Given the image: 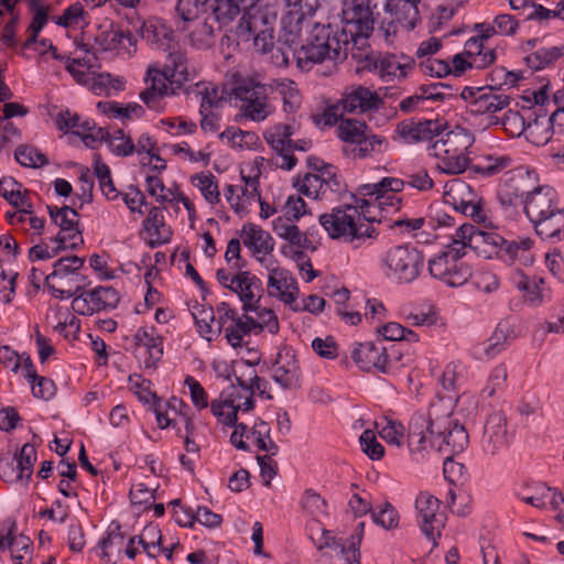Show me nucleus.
I'll use <instances>...</instances> for the list:
<instances>
[{
	"instance_id": "nucleus-1",
	"label": "nucleus",
	"mask_w": 564,
	"mask_h": 564,
	"mask_svg": "<svg viewBox=\"0 0 564 564\" xmlns=\"http://www.w3.org/2000/svg\"><path fill=\"white\" fill-rule=\"evenodd\" d=\"M468 444L465 427L448 419L432 420L426 414H414L408 427V447L411 453L429 448L451 455L463 452Z\"/></svg>"
},
{
	"instance_id": "nucleus-2",
	"label": "nucleus",
	"mask_w": 564,
	"mask_h": 564,
	"mask_svg": "<svg viewBox=\"0 0 564 564\" xmlns=\"http://www.w3.org/2000/svg\"><path fill=\"white\" fill-rule=\"evenodd\" d=\"M352 203L335 206L321 214L318 223L330 239L359 248L367 239L377 238L378 231L370 224L361 221V218L368 223L376 220L375 216L369 215L368 199L358 198L357 195H352Z\"/></svg>"
},
{
	"instance_id": "nucleus-3",
	"label": "nucleus",
	"mask_w": 564,
	"mask_h": 564,
	"mask_svg": "<svg viewBox=\"0 0 564 564\" xmlns=\"http://www.w3.org/2000/svg\"><path fill=\"white\" fill-rule=\"evenodd\" d=\"M345 42V36H340L329 24L315 23L305 44L297 50V67L307 72L315 64L346 58L349 47Z\"/></svg>"
},
{
	"instance_id": "nucleus-4",
	"label": "nucleus",
	"mask_w": 564,
	"mask_h": 564,
	"mask_svg": "<svg viewBox=\"0 0 564 564\" xmlns=\"http://www.w3.org/2000/svg\"><path fill=\"white\" fill-rule=\"evenodd\" d=\"M167 61L163 69L148 68V77L151 85L140 94L142 101L154 110L160 109L161 100L169 94H175L189 80L187 57L182 51H172L167 54Z\"/></svg>"
},
{
	"instance_id": "nucleus-5",
	"label": "nucleus",
	"mask_w": 564,
	"mask_h": 564,
	"mask_svg": "<svg viewBox=\"0 0 564 564\" xmlns=\"http://www.w3.org/2000/svg\"><path fill=\"white\" fill-rule=\"evenodd\" d=\"M473 134L463 127L445 133L430 148V154L438 159L437 169L445 174L463 173L469 162L466 151L473 145Z\"/></svg>"
},
{
	"instance_id": "nucleus-6",
	"label": "nucleus",
	"mask_w": 564,
	"mask_h": 564,
	"mask_svg": "<svg viewBox=\"0 0 564 564\" xmlns=\"http://www.w3.org/2000/svg\"><path fill=\"white\" fill-rule=\"evenodd\" d=\"M378 4L373 0H367V3L354 2L343 9V28L340 36H345L346 46L349 50L358 51L368 46V39L375 30V11Z\"/></svg>"
},
{
	"instance_id": "nucleus-7",
	"label": "nucleus",
	"mask_w": 564,
	"mask_h": 564,
	"mask_svg": "<svg viewBox=\"0 0 564 564\" xmlns=\"http://www.w3.org/2000/svg\"><path fill=\"white\" fill-rule=\"evenodd\" d=\"M84 262V258L69 256L59 258L54 263L53 272L45 279V285L54 297L68 299L82 291L85 276L78 270Z\"/></svg>"
},
{
	"instance_id": "nucleus-8",
	"label": "nucleus",
	"mask_w": 564,
	"mask_h": 564,
	"mask_svg": "<svg viewBox=\"0 0 564 564\" xmlns=\"http://www.w3.org/2000/svg\"><path fill=\"white\" fill-rule=\"evenodd\" d=\"M383 262L388 278L400 283H411L424 267V256L410 245H399L387 251Z\"/></svg>"
},
{
	"instance_id": "nucleus-9",
	"label": "nucleus",
	"mask_w": 564,
	"mask_h": 564,
	"mask_svg": "<svg viewBox=\"0 0 564 564\" xmlns=\"http://www.w3.org/2000/svg\"><path fill=\"white\" fill-rule=\"evenodd\" d=\"M421 0H384L383 9L390 18L382 19L379 24V32L387 42H391L399 28L406 31L413 30L420 21L417 4Z\"/></svg>"
},
{
	"instance_id": "nucleus-10",
	"label": "nucleus",
	"mask_w": 564,
	"mask_h": 564,
	"mask_svg": "<svg viewBox=\"0 0 564 564\" xmlns=\"http://www.w3.org/2000/svg\"><path fill=\"white\" fill-rule=\"evenodd\" d=\"M267 87L253 79H243L234 89L236 98L243 101L245 115L254 121L264 120L271 112Z\"/></svg>"
},
{
	"instance_id": "nucleus-11",
	"label": "nucleus",
	"mask_w": 564,
	"mask_h": 564,
	"mask_svg": "<svg viewBox=\"0 0 564 564\" xmlns=\"http://www.w3.org/2000/svg\"><path fill=\"white\" fill-rule=\"evenodd\" d=\"M441 501L429 492H421L415 500V509L421 517V530L436 545V539L445 527L446 517L440 512Z\"/></svg>"
},
{
	"instance_id": "nucleus-12",
	"label": "nucleus",
	"mask_w": 564,
	"mask_h": 564,
	"mask_svg": "<svg viewBox=\"0 0 564 564\" xmlns=\"http://www.w3.org/2000/svg\"><path fill=\"white\" fill-rule=\"evenodd\" d=\"M351 358L362 371L390 373L394 369V362L387 348L371 341L356 344Z\"/></svg>"
},
{
	"instance_id": "nucleus-13",
	"label": "nucleus",
	"mask_w": 564,
	"mask_h": 564,
	"mask_svg": "<svg viewBox=\"0 0 564 564\" xmlns=\"http://www.w3.org/2000/svg\"><path fill=\"white\" fill-rule=\"evenodd\" d=\"M432 276L440 279L448 286L456 288L465 284L471 276V270L463 261H456L448 256H436L429 261Z\"/></svg>"
},
{
	"instance_id": "nucleus-14",
	"label": "nucleus",
	"mask_w": 564,
	"mask_h": 564,
	"mask_svg": "<svg viewBox=\"0 0 564 564\" xmlns=\"http://www.w3.org/2000/svg\"><path fill=\"white\" fill-rule=\"evenodd\" d=\"M293 134V127L286 123H276L264 132V140L276 153V166L286 171L292 170L297 162L294 154H290Z\"/></svg>"
},
{
	"instance_id": "nucleus-15",
	"label": "nucleus",
	"mask_w": 564,
	"mask_h": 564,
	"mask_svg": "<svg viewBox=\"0 0 564 564\" xmlns=\"http://www.w3.org/2000/svg\"><path fill=\"white\" fill-rule=\"evenodd\" d=\"M522 205L530 221L561 207L555 189L549 185H540L527 191Z\"/></svg>"
},
{
	"instance_id": "nucleus-16",
	"label": "nucleus",
	"mask_w": 564,
	"mask_h": 564,
	"mask_svg": "<svg viewBox=\"0 0 564 564\" xmlns=\"http://www.w3.org/2000/svg\"><path fill=\"white\" fill-rule=\"evenodd\" d=\"M276 15L267 9L250 4L243 12L238 25L237 35L243 41H250L252 35L264 31H274Z\"/></svg>"
},
{
	"instance_id": "nucleus-17",
	"label": "nucleus",
	"mask_w": 564,
	"mask_h": 564,
	"mask_svg": "<svg viewBox=\"0 0 564 564\" xmlns=\"http://www.w3.org/2000/svg\"><path fill=\"white\" fill-rule=\"evenodd\" d=\"M445 123L440 120H404L398 123L395 133L405 143L412 144L417 142L431 141L440 135L445 129Z\"/></svg>"
},
{
	"instance_id": "nucleus-18",
	"label": "nucleus",
	"mask_w": 564,
	"mask_h": 564,
	"mask_svg": "<svg viewBox=\"0 0 564 564\" xmlns=\"http://www.w3.org/2000/svg\"><path fill=\"white\" fill-rule=\"evenodd\" d=\"M268 291L271 296H275L291 306L295 303L299 286L288 270L276 267L270 269Z\"/></svg>"
},
{
	"instance_id": "nucleus-19",
	"label": "nucleus",
	"mask_w": 564,
	"mask_h": 564,
	"mask_svg": "<svg viewBox=\"0 0 564 564\" xmlns=\"http://www.w3.org/2000/svg\"><path fill=\"white\" fill-rule=\"evenodd\" d=\"M343 111L367 112L379 109L383 101L380 96L364 86H357L347 91L340 99Z\"/></svg>"
},
{
	"instance_id": "nucleus-20",
	"label": "nucleus",
	"mask_w": 564,
	"mask_h": 564,
	"mask_svg": "<svg viewBox=\"0 0 564 564\" xmlns=\"http://www.w3.org/2000/svg\"><path fill=\"white\" fill-rule=\"evenodd\" d=\"M510 101V96L497 94L492 87L484 88L480 95L468 106V111L473 115H494L508 107Z\"/></svg>"
},
{
	"instance_id": "nucleus-21",
	"label": "nucleus",
	"mask_w": 564,
	"mask_h": 564,
	"mask_svg": "<svg viewBox=\"0 0 564 564\" xmlns=\"http://www.w3.org/2000/svg\"><path fill=\"white\" fill-rule=\"evenodd\" d=\"M531 223L536 235L544 240H562L564 238V208L562 207Z\"/></svg>"
},
{
	"instance_id": "nucleus-22",
	"label": "nucleus",
	"mask_w": 564,
	"mask_h": 564,
	"mask_svg": "<svg viewBox=\"0 0 564 564\" xmlns=\"http://www.w3.org/2000/svg\"><path fill=\"white\" fill-rule=\"evenodd\" d=\"M132 343L134 350L140 347L147 348L149 359L145 360V366L148 368L156 367V364L163 356V339L154 334V328L140 327L133 335Z\"/></svg>"
},
{
	"instance_id": "nucleus-23",
	"label": "nucleus",
	"mask_w": 564,
	"mask_h": 564,
	"mask_svg": "<svg viewBox=\"0 0 564 564\" xmlns=\"http://www.w3.org/2000/svg\"><path fill=\"white\" fill-rule=\"evenodd\" d=\"M259 288L260 280L247 271L239 272L232 276L230 285H228V289L237 293L243 303V313H249L253 308L254 303H252V301L256 296L254 290H258Z\"/></svg>"
},
{
	"instance_id": "nucleus-24",
	"label": "nucleus",
	"mask_w": 564,
	"mask_h": 564,
	"mask_svg": "<svg viewBox=\"0 0 564 564\" xmlns=\"http://www.w3.org/2000/svg\"><path fill=\"white\" fill-rule=\"evenodd\" d=\"M243 245L254 254H269L273 251L274 242L271 235L254 224H246L242 227Z\"/></svg>"
},
{
	"instance_id": "nucleus-25",
	"label": "nucleus",
	"mask_w": 564,
	"mask_h": 564,
	"mask_svg": "<svg viewBox=\"0 0 564 564\" xmlns=\"http://www.w3.org/2000/svg\"><path fill=\"white\" fill-rule=\"evenodd\" d=\"M304 14L299 11H290L281 22V31L278 37V45L289 48H296L301 41L302 24Z\"/></svg>"
},
{
	"instance_id": "nucleus-26",
	"label": "nucleus",
	"mask_w": 564,
	"mask_h": 564,
	"mask_svg": "<svg viewBox=\"0 0 564 564\" xmlns=\"http://www.w3.org/2000/svg\"><path fill=\"white\" fill-rule=\"evenodd\" d=\"M485 442L496 452L508 444L507 420L501 413H492L487 417L484 431Z\"/></svg>"
},
{
	"instance_id": "nucleus-27",
	"label": "nucleus",
	"mask_w": 564,
	"mask_h": 564,
	"mask_svg": "<svg viewBox=\"0 0 564 564\" xmlns=\"http://www.w3.org/2000/svg\"><path fill=\"white\" fill-rule=\"evenodd\" d=\"M142 37L158 45L163 51H181L176 48L174 32L161 21H149L142 25Z\"/></svg>"
},
{
	"instance_id": "nucleus-28",
	"label": "nucleus",
	"mask_w": 564,
	"mask_h": 564,
	"mask_svg": "<svg viewBox=\"0 0 564 564\" xmlns=\"http://www.w3.org/2000/svg\"><path fill=\"white\" fill-rule=\"evenodd\" d=\"M96 44L100 47L101 51L108 52L119 48H128V46L135 45L137 40L129 32L124 31L119 26H111L109 30L100 31L95 37Z\"/></svg>"
},
{
	"instance_id": "nucleus-29",
	"label": "nucleus",
	"mask_w": 564,
	"mask_h": 564,
	"mask_svg": "<svg viewBox=\"0 0 564 564\" xmlns=\"http://www.w3.org/2000/svg\"><path fill=\"white\" fill-rule=\"evenodd\" d=\"M533 245L534 241L530 237H520L514 240H506L502 238L500 239L499 251L502 256H507L509 261H520L522 264L527 265L533 261V257L530 252Z\"/></svg>"
},
{
	"instance_id": "nucleus-30",
	"label": "nucleus",
	"mask_w": 564,
	"mask_h": 564,
	"mask_svg": "<svg viewBox=\"0 0 564 564\" xmlns=\"http://www.w3.org/2000/svg\"><path fill=\"white\" fill-rule=\"evenodd\" d=\"M477 197L478 195L471 186L458 178L452 180L445 184L444 202L454 209L468 205V203L474 202Z\"/></svg>"
},
{
	"instance_id": "nucleus-31",
	"label": "nucleus",
	"mask_w": 564,
	"mask_h": 564,
	"mask_svg": "<svg viewBox=\"0 0 564 564\" xmlns=\"http://www.w3.org/2000/svg\"><path fill=\"white\" fill-rule=\"evenodd\" d=\"M527 191L522 175L511 176L499 186L497 197L503 207L516 206L518 203L522 204Z\"/></svg>"
},
{
	"instance_id": "nucleus-32",
	"label": "nucleus",
	"mask_w": 564,
	"mask_h": 564,
	"mask_svg": "<svg viewBox=\"0 0 564 564\" xmlns=\"http://www.w3.org/2000/svg\"><path fill=\"white\" fill-rule=\"evenodd\" d=\"M272 379L283 389H296L300 387V366L294 356L276 361L273 368Z\"/></svg>"
},
{
	"instance_id": "nucleus-33",
	"label": "nucleus",
	"mask_w": 564,
	"mask_h": 564,
	"mask_svg": "<svg viewBox=\"0 0 564 564\" xmlns=\"http://www.w3.org/2000/svg\"><path fill=\"white\" fill-rule=\"evenodd\" d=\"M144 229L150 236V246L155 247L165 243L171 238V230L166 228L162 210L152 207L144 220Z\"/></svg>"
},
{
	"instance_id": "nucleus-34",
	"label": "nucleus",
	"mask_w": 564,
	"mask_h": 564,
	"mask_svg": "<svg viewBox=\"0 0 564 564\" xmlns=\"http://www.w3.org/2000/svg\"><path fill=\"white\" fill-rule=\"evenodd\" d=\"M209 8L219 25L226 26L249 6L246 4V0H213Z\"/></svg>"
},
{
	"instance_id": "nucleus-35",
	"label": "nucleus",
	"mask_w": 564,
	"mask_h": 564,
	"mask_svg": "<svg viewBox=\"0 0 564 564\" xmlns=\"http://www.w3.org/2000/svg\"><path fill=\"white\" fill-rule=\"evenodd\" d=\"M273 231L282 239L289 241L291 245L299 248L306 249L310 246V240L306 234L302 232L295 225V220L292 218H285L283 216L278 217L273 220Z\"/></svg>"
},
{
	"instance_id": "nucleus-36",
	"label": "nucleus",
	"mask_w": 564,
	"mask_h": 564,
	"mask_svg": "<svg viewBox=\"0 0 564 564\" xmlns=\"http://www.w3.org/2000/svg\"><path fill=\"white\" fill-rule=\"evenodd\" d=\"M258 325L256 318L249 316L248 313L243 314V318L237 315L228 327H225V338L231 347H241L243 337L257 329Z\"/></svg>"
},
{
	"instance_id": "nucleus-37",
	"label": "nucleus",
	"mask_w": 564,
	"mask_h": 564,
	"mask_svg": "<svg viewBox=\"0 0 564 564\" xmlns=\"http://www.w3.org/2000/svg\"><path fill=\"white\" fill-rule=\"evenodd\" d=\"M124 538L120 524L112 523L107 536L99 542L102 558H106L107 562H116L117 557H119L123 551Z\"/></svg>"
},
{
	"instance_id": "nucleus-38",
	"label": "nucleus",
	"mask_w": 564,
	"mask_h": 564,
	"mask_svg": "<svg viewBox=\"0 0 564 564\" xmlns=\"http://www.w3.org/2000/svg\"><path fill=\"white\" fill-rule=\"evenodd\" d=\"M15 460L14 467L17 474L15 479L25 480V484L32 477L34 463L36 462V449L32 444H24L19 454H15L12 462Z\"/></svg>"
},
{
	"instance_id": "nucleus-39",
	"label": "nucleus",
	"mask_w": 564,
	"mask_h": 564,
	"mask_svg": "<svg viewBox=\"0 0 564 564\" xmlns=\"http://www.w3.org/2000/svg\"><path fill=\"white\" fill-rule=\"evenodd\" d=\"M192 315L202 337L212 341L219 335V329L215 328V312L213 307L195 306Z\"/></svg>"
},
{
	"instance_id": "nucleus-40",
	"label": "nucleus",
	"mask_w": 564,
	"mask_h": 564,
	"mask_svg": "<svg viewBox=\"0 0 564 564\" xmlns=\"http://www.w3.org/2000/svg\"><path fill=\"white\" fill-rule=\"evenodd\" d=\"M88 296L96 312L115 308L120 301L119 293L112 286H98L88 291Z\"/></svg>"
},
{
	"instance_id": "nucleus-41",
	"label": "nucleus",
	"mask_w": 564,
	"mask_h": 564,
	"mask_svg": "<svg viewBox=\"0 0 564 564\" xmlns=\"http://www.w3.org/2000/svg\"><path fill=\"white\" fill-rule=\"evenodd\" d=\"M368 129L366 122L347 118L341 119L337 131L340 140L357 144L360 140H364V135L367 133Z\"/></svg>"
},
{
	"instance_id": "nucleus-42",
	"label": "nucleus",
	"mask_w": 564,
	"mask_h": 564,
	"mask_svg": "<svg viewBox=\"0 0 564 564\" xmlns=\"http://www.w3.org/2000/svg\"><path fill=\"white\" fill-rule=\"evenodd\" d=\"M196 93L200 96L199 112L214 110L224 104V98L218 87L212 83H197Z\"/></svg>"
},
{
	"instance_id": "nucleus-43",
	"label": "nucleus",
	"mask_w": 564,
	"mask_h": 564,
	"mask_svg": "<svg viewBox=\"0 0 564 564\" xmlns=\"http://www.w3.org/2000/svg\"><path fill=\"white\" fill-rule=\"evenodd\" d=\"M564 55V48L552 46V47H543L538 50L536 52L527 56L525 61L530 68L532 69H542L545 66L554 63L561 56Z\"/></svg>"
},
{
	"instance_id": "nucleus-44",
	"label": "nucleus",
	"mask_w": 564,
	"mask_h": 564,
	"mask_svg": "<svg viewBox=\"0 0 564 564\" xmlns=\"http://www.w3.org/2000/svg\"><path fill=\"white\" fill-rule=\"evenodd\" d=\"M240 406H235V400L227 398L223 401L213 400L210 403L212 413L226 425H234L237 422V413Z\"/></svg>"
},
{
	"instance_id": "nucleus-45",
	"label": "nucleus",
	"mask_w": 564,
	"mask_h": 564,
	"mask_svg": "<svg viewBox=\"0 0 564 564\" xmlns=\"http://www.w3.org/2000/svg\"><path fill=\"white\" fill-rule=\"evenodd\" d=\"M188 39L191 44L196 48H208L212 46L214 41V28L206 20L199 21L189 32Z\"/></svg>"
},
{
	"instance_id": "nucleus-46",
	"label": "nucleus",
	"mask_w": 564,
	"mask_h": 564,
	"mask_svg": "<svg viewBox=\"0 0 564 564\" xmlns=\"http://www.w3.org/2000/svg\"><path fill=\"white\" fill-rule=\"evenodd\" d=\"M193 183L199 188L205 199L210 204L219 202V189L216 177L212 174H197L193 177Z\"/></svg>"
},
{
	"instance_id": "nucleus-47",
	"label": "nucleus",
	"mask_w": 564,
	"mask_h": 564,
	"mask_svg": "<svg viewBox=\"0 0 564 564\" xmlns=\"http://www.w3.org/2000/svg\"><path fill=\"white\" fill-rule=\"evenodd\" d=\"M512 159L509 155H486L482 162L475 167L476 172L484 175H495L510 167Z\"/></svg>"
},
{
	"instance_id": "nucleus-48",
	"label": "nucleus",
	"mask_w": 564,
	"mask_h": 564,
	"mask_svg": "<svg viewBox=\"0 0 564 564\" xmlns=\"http://www.w3.org/2000/svg\"><path fill=\"white\" fill-rule=\"evenodd\" d=\"M15 530V522H11L7 535L0 534V549H9L11 554H19L20 551L25 553L30 552L32 543L29 538L24 535L12 536V532Z\"/></svg>"
},
{
	"instance_id": "nucleus-49",
	"label": "nucleus",
	"mask_w": 564,
	"mask_h": 564,
	"mask_svg": "<svg viewBox=\"0 0 564 564\" xmlns=\"http://www.w3.org/2000/svg\"><path fill=\"white\" fill-rule=\"evenodd\" d=\"M14 156L21 165L26 167H40L48 163L45 154L33 147H19Z\"/></svg>"
},
{
	"instance_id": "nucleus-50",
	"label": "nucleus",
	"mask_w": 564,
	"mask_h": 564,
	"mask_svg": "<svg viewBox=\"0 0 564 564\" xmlns=\"http://www.w3.org/2000/svg\"><path fill=\"white\" fill-rule=\"evenodd\" d=\"M74 134L80 137L85 145L94 149L96 142L101 141L108 137V130L96 127L89 121H83L79 126V129L74 130Z\"/></svg>"
},
{
	"instance_id": "nucleus-51",
	"label": "nucleus",
	"mask_w": 564,
	"mask_h": 564,
	"mask_svg": "<svg viewBox=\"0 0 564 564\" xmlns=\"http://www.w3.org/2000/svg\"><path fill=\"white\" fill-rule=\"evenodd\" d=\"M251 311L256 312L258 317L256 319V323L259 324L257 329L262 330L263 328H267L271 334H276L279 332L280 326L276 315L272 310L261 307L259 305V299L254 302V306Z\"/></svg>"
},
{
	"instance_id": "nucleus-52",
	"label": "nucleus",
	"mask_w": 564,
	"mask_h": 564,
	"mask_svg": "<svg viewBox=\"0 0 564 564\" xmlns=\"http://www.w3.org/2000/svg\"><path fill=\"white\" fill-rule=\"evenodd\" d=\"M518 279L514 281L516 286L523 292V296L532 304L541 303V290L535 280L531 281L520 270L517 271Z\"/></svg>"
},
{
	"instance_id": "nucleus-53",
	"label": "nucleus",
	"mask_w": 564,
	"mask_h": 564,
	"mask_svg": "<svg viewBox=\"0 0 564 564\" xmlns=\"http://www.w3.org/2000/svg\"><path fill=\"white\" fill-rule=\"evenodd\" d=\"M413 61L408 63H400L394 56H386L379 62V72L382 77L393 76L403 78L406 75V69L411 68Z\"/></svg>"
},
{
	"instance_id": "nucleus-54",
	"label": "nucleus",
	"mask_w": 564,
	"mask_h": 564,
	"mask_svg": "<svg viewBox=\"0 0 564 564\" xmlns=\"http://www.w3.org/2000/svg\"><path fill=\"white\" fill-rule=\"evenodd\" d=\"M117 133L120 134L119 141H117L116 135H111L108 131V137L102 141L109 144V148L112 153L116 155L128 156L135 151V145L130 137H126L121 129L117 130Z\"/></svg>"
},
{
	"instance_id": "nucleus-55",
	"label": "nucleus",
	"mask_w": 564,
	"mask_h": 564,
	"mask_svg": "<svg viewBox=\"0 0 564 564\" xmlns=\"http://www.w3.org/2000/svg\"><path fill=\"white\" fill-rule=\"evenodd\" d=\"M372 520L376 524L387 530L395 529L399 525V514L390 502H384L379 512H371Z\"/></svg>"
},
{
	"instance_id": "nucleus-56",
	"label": "nucleus",
	"mask_w": 564,
	"mask_h": 564,
	"mask_svg": "<svg viewBox=\"0 0 564 564\" xmlns=\"http://www.w3.org/2000/svg\"><path fill=\"white\" fill-rule=\"evenodd\" d=\"M360 445L364 453L372 460H379L384 455L383 446L377 441V437L371 430H366L360 435Z\"/></svg>"
},
{
	"instance_id": "nucleus-57",
	"label": "nucleus",
	"mask_w": 564,
	"mask_h": 564,
	"mask_svg": "<svg viewBox=\"0 0 564 564\" xmlns=\"http://www.w3.org/2000/svg\"><path fill=\"white\" fill-rule=\"evenodd\" d=\"M242 181L245 182V185L239 186V200L246 204L247 210L248 206L261 199L259 192V180L257 177L242 176Z\"/></svg>"
},
{
	"instance_id": "nucleus-58",
	"label": "nucleus",
	"mask_w": 564,
	"mask_h": 564,
	"mask_svg": "<svg viewBox=\"0 0 564 564\" xmlns=\"http://www.w3.org/2000/svg\"><path fill=\"white\" fill-rule=\"evenodd\" d=\"M21 187L22 185L13 177L0 180V195L14 207H19V202L24 196L21 193Z\"/></svg>"
},
{
	"instance_id": "nucleus-59",
	"label": "nucleus",
	"mask_w": 564,
	"mask_h": 564,
	"mask_svg": "<svg viewBox=\"0 0 564 564\" xmlns=\"http://www.w3.org/2000/svg\"><path fill=\"white\" fill-rule=\"evenodd\" d=\"M299 192L306 196L318 198L326 193V189L318 174L306 173L299 185Z\"/></svg>"
},
{
	"instance_id": "nucleus-60",
	"label": "nucleus",
	"mask_w": 564,
	"mask_h": 564,
	"mask_svg": "<svg viewBox=\"0 0 564 564\" xmlns=\"http://www.w3.org/2000/svg\"><path fill=\"white\" fill-rule=\"evenodd\" d=\"M278 91L282 96L284 110L292 112L299 106V91L294 86V82H282L278 84Z\"/></svg>"
},
{
	"instance_id": "nucleus-61",
	"label": "nucleus",
	"mask_w": 564,
	"mask_h": 564,
	"mask_svg": "<svg viewBox=\"0 0 564 564\" xmlns=\"http://www.w3.org/2000/svg\"><path fill=\"white\" fill-rule=\"evenodd\" d=\"M302 507L311 514L316 516L326 512L327 503L319 494L307 489L302 498Z\"/></svg>"
},
{
	"instance_id": "nucleus-62",
	"label": "nucleus",
	"mask_w": 564,
	"mask_h": 564,
	"mask_svg": "<svg viewBox=\"0 0 564 564\" xmlns=\"http://www.w3.org/2000/svg\"><path fill=\"white\" fill-rule=\"evenodd\" d=\"M443 473L445 478L451 484L463 481L467 476V468L464 464L455 462L451 455L446 456L444 460Z\"/></svg>"
},
{
	"instance_id": "nucleus-63",
	"label": "nucleus",
	"mask_w": 564,
	"mask_h": 564,
	"mask_svg": "<svg viewBox=\"0 0 564 564\" xmlns=\"http://www.w3.org/2000/svg\"><path fill=\"white\" fill-rule=\"evenodd\" d=\"M35 398L50 400L55 395L56 387L52 379L37 376L34 383H30Z\"/></svg>"
},
{
	"instance_id": "nucleus-64",
	"label": "nucleus",
	"mask_w": 564,
	"mask_h": 564,
	"mask_svg": "<svg viewBox=\"0 0 564 564\" xmlns=\"http://www.w3.org/2000/svg\"><path fill=\"white\" fill-rule=\"evenodd\" d=\"M420 67L424 74L440 78L452 74V67L443 59L427 58L421 62Z\"/></svg>"
}]
</instances>
